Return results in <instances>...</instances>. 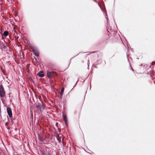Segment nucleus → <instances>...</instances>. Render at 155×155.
Returning a JSON list of instances; mask_svg holds the SVG:
<instances>
[{"label":"nucleus","instance_id":"nucleus-1","mask_svg":"<svg viewBox=\"0 0 155 155\" xmlns=\"http://www.w3.org/2000/svg\"><path fill=\"white\" fill-rule=\"evenodd\" d=\"M57 75V73L55 72L47 71V76L48 78H51L52 77H54Z\"/></svg>","mask_w":155,"mask_h":155},{"label":"nucleus","instance_id":"nucleus-2","mask_svg":"<svg viewBox=\"0 0 155 155\" xmlns=\"http://www.w3.org/2000/svg\"><path fill=\"white\" fill-rule=\"evenodd\" d=\"M5 95V92L4 87L2 85H0V97H3Z\"/></svg>","mask_w":155,"mask_h":155},{"label":"nucleus","instance_id":"nucleus-3","mask_svg":"<svg viewBox=\"0 0 155 155\" xmlns=\"http://www.w3.org/2000/svg\"><path fill=\"white\" fill-rule=\"evenodd\" d=\"M41 154L42 155H49V152H47L46 150L41 148L40 149Z\"/></svg>","mask_w":155,"mask_h":155},{"label":"nucleus","instance_id":"nucleus-4","mask_svg":"<svg viewBox=\"0 0 155 155\" xmlns=\"http://www.w3.org/2000/svg\"><path fill=\"white\" fill-rule=\"evenodd\" d=\"M7 110L9 117H12V113L11 108L8 107L7 108Z\"/></svg>","mask_w":155,"mask_h":155},{"label":"nucleus","instance_id":"nucleus-5","mask_svg":"<svg viewBox=\"0 0 155 155\" xmlns=\"http://www.w3.org/2000/svg\"><path fill=\"white\" fill-rule=\"evenodd\" d=\"M6 48L5 44L3 42H1L0 44V48L2 49H5Z\"/></svg>","mask_w":155,"mask_h":155},{"label":"nucleus","instance_id":"nucleus-6","mask_svg":"<svg viewBox=\"0 0 155 155\" xmlns=\"http://www.w3.org/2000/svg\"><path fill=\"white\" fill-rule=\"evenodd\" d=\"M33 52L35 55L37 56H38L39 55V52L36 49H32Z\"/></svg>","mask_w":155,"mask_h":155},{"label":"nucleus","instance_id":"nucleus-7","mask_svg":"<svg viewBox=\"0 0 155 155\" xmlns=\"http://www.w3.org/2000/svg\"><path fill=\"white\" fill-rule=\"evenodd\" d=\"M38 138L39 141L41 142H43L45 140V138L39 135L38 136Z\"/></svg>","mask_w":155,"mask_h":155},{"label":"nucleus","instance_id":"nucleus-8","mask_svg":"<svg viewBox=\"0 0 155 155\" xmlns=\"http://www.w3.org/2000/svg\"><path fill=\"white\" fill-rule=\"evenodd\" d=\"M38 76L41 77H43L45 75L43 73V71H40L38 74Z\"/></svg>","mask_w":155,"mask_h":155},{"label":"nucleus","instance_id":"nucleus-9","mask_svg":"<svg viewBox=\"0 0 155 155\" xmlns=\"http://www.w3.org/2000/svg\"><path fill=\"white\" fill-rule=\"evenodd\" d=\"M56 137L57 140H58L59 143H61V138L59 137V135L58 134L56 136Z\"/></svg>","mask_w":155,"mask_h":155},{"label":"nucleus","instance_id":"nucleus-10","mask_svg":"<svg viewBox=\"0 0 155 155\" xmlns=\"http://www.w3.org/2000/svg\"><path fill=\"white\" fill-rule=\"evenodd\" d=\"M9 34V32L7 31H5L3 33V35L6 37Z\"/></svg>","mask_w":155,"mask_h":155},{"label":"nucleus","instance_id":"nucleus-11","mask_svg":"<svg viewBox=\"0 0 155 155\" xmlns=\"http://www.w3.org/2000/svg\"><path fill=\"white\" fill-rule=\"evenodd\" d=\"M41 104L40 103H38L35 106H36V107L37 108H39L41 107Z\"/></svg>","mask_w":155,"mask_h":155},{"label":"nucleus","instance_id":"nucleus-12","mask_svg":"<svg viewBox=\"0 0 155 155\" xmlns=\"http://www.w3.org/2000/svg\"><path fill=\"white\" fill-rule=\"evenodd\" d=\"M63 119L64 121H67V120L66 117V115L65 114H63Z\"/></svg>","mask_w":155,"mask_h":155},{"label":"nucleus","instance_id":"nucleus-13","mask_svg":"<svg viewBox=\"0 0 155 155\" xmlns=\"http://www.w3.org/2000/svg\"><path fill=\"white\" fill-rule=\"evenodd\" d=\"M39 108L40 110H42L44 109V108L43 106L42 105H41V106Z\"/></svg>","mask_w":155,"mask_h":155},{"label":"nucleus","instance_id":"nucleus-14","mask_svg":"<svg viewBox=\"0 0 155 155\" xmlns=\"http://www.w3.org/2000/svg\"><path fill=\"white\" fill-rule=\"evenodd\" d=\"M64 91V88L63 87L62 88V89L61 90V93H63Z\"/></svg>","mask_w":155,"mask_h":155},{"label":"nucleus","instance_id":"nucleus-15","mask_svg":"<svg viewBox=\"0 0 155 155\" xmlns=\"http://www.w3.org/2000/svg\"><path fill=\"white\" fill-rule=\"evenodd\" d=\"M67 121H64V122H65V125L67 127H68V124H67Z\"/></svg>","mask_w":155,"mask_h":155},{"label":"nucleus","instance_id":"nucleus-16","mask_svg":"<svg viewBox=\"0 0 155 155\" xmlns=\"http://www.w3.org/2000/svg\"><path fill=\"white\" fill-rule=\"evenodd\" d=\"M63 93L60 92V96H63Z\"/></svg>","mask_w":155,"mask_h":155},{"label":"nucleus","instance_id":"nucleus-17","mask_svg":"<svg viewBox=\"0 0 155 155\" xmlns=\"http://www.w3.org/2000/svg\"><path fill=\"white\" fill-rule=\"evenodd\" d=\"M78 81L76 82L74 86V87L75 86V85H76L77 83H78Z\"/></svg>","mask_w":155,"mask_h":155},{"label":"nucleus","instance_id":"nucleus-18","mask_svg":"<svg viewBox=\"0 0 155 155\" xmlns=\"http://www.w3.org/2000/svg\"><path fill=\"white\" fill-rule=\"evenodd\" d=\"M155 63V62H152V64H154Z\"/></svg>","mask_w":155,"mask_h":155},{"label":"nucleus","instance_id":"nucleus-19","mask_svg":"<svg viewBox=\"0 0 155 155\" xmlns=\"http://www.w3.org/2000/svg\"><path fill=\"white\" fill-rule=\"evenodd\" d=\"M62 96H60V98H61L62 97Z\"/></svg>","mask_w":155,"mask_h":155},{"label":"nucleus","instance_id":"nucleus-20","mask_svg":"<svg viewBox=\"0 0 155 155\" xmlns=\"http://www.w3.org/2000/svg\"><path fill=\"white\" fill-rule=\"evenodd\" d=\"M31 116H33V114L32 113H31Z\"/></svg>","mask_w":155,"mask_h":155},{"label":"nucleus","instance_id":"nucleus-21","mask_svg":"<svg viewBox=\"0 0 155 155\" xmlns=\"http://www.w3.org/2000/svg\"><path fill=\"white\" fill-rule=\"evenodd\" d=\"M35 59L36 61H37V59L36 58H35Z\"/></svg>","mask_w":155,"mask_h":155},{"label":"nucleus","instance_id":"nucleus-22","mask_svg":"<svg viewBox=\"0 0 155 155\" xmlns=\"http://www.w3.org/2000/svg\"><path fill=\"white\" fill-rule=\"evenodd\" d=\"M106 18L107 19V17H106Z\"/></svg>","mask_w":155,"mask_h":155},{"label":"nucleus","instance_id":"nucleus-23","mask_svg":"<svg viewBox=\"0 0 155 155\" xmlns=\"http://www.w3.org/2000/svg\"><path fill=\"white\" fill-rule=\"evenodd\" d=\"M94 52H91V53H94Z\"/></svg>","mask_w":155,"mask_h":155}]
</instances>
